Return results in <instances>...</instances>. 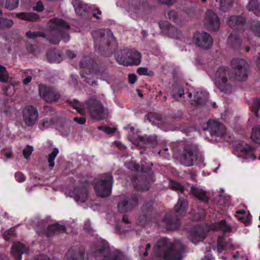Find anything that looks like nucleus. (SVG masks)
<instances>
[{
    "mask_svg": "<svg viewBox=\"0 0 260 260\" xmlns=\"http://www.w3.org/2000/svg\"><path fill=\"white\" fill-rule=\"evenodd\" d=\"M232 75L228 68L221 67L215 74V84L221 91L227 93L231 89L233 79L242 81L247 77V64L243 59H233L231 62Z\"/></svg>",
    "mask_w": 260,
    "mask_h": 260,
    "instance_id": "1",
    "label": "nucleus"
},
{
    "mask_svg": "<svg viewBox=\"0 0 260 260\" xmlns=\"http://www.w3.org/2000/svg\"><path fill=\"white\" fill-rule=\"evenodd\" d=\"M153 250L155 255L164 260H182L184 247L180 240L162 238L157 241Z\"/></svg>",
    "mask_w": 260,
    "mask_h": 260,
    "instance_id": "2",
    "label": "nucleus"
},
{
    "mask_svg": "<svg viewBox=\"0 0 260 260\" xmlns=\"http://www.w3.org/2000/svg\"><path fill=\"white\" fill-rule=\"evenodd\" d=\"M71 106L80 114H84L88 112L90 115L95 119L101 120L106 117L107 110L104 108L101 102L95 98H92L82 105L77 100H74L71 103Z\"/></svg>",
    "mask_w": 260,
    "mask_h": 260,
    "instance_id": "3",
    "label": "nucleus"
},
{
    "mask_svg": "<svg viewBox=\"0 0 260 260\" xmlns=\"http://www.w3.org/2000/svg\"><path fill=\"white\" fill-rule=\"evenodd\" d=\"M112 185L113 178L109 174L95 183L94 188L99 196L107 197L111 193Z\"/></svg>",
    "mask_w": 260,
    "mask_h": 260,
    "instance_id": "4",
    "label": "nucleus"
},
{
    "mask_svg": "<svg viewBox=\"0 0 260 260\" xmlns=\"http://www.w3.org/2000/svg\"><path fill=\"white\" fill-rule=\"evenodd\" d=\"M39 92L41 98L47 103L55 102L60 97L59 93L55 89L44 85L39 86Z\"/></svg>",
    "mask_w": 260,
    "mask_h": 260,
    "instance_id": "5",
    "label": "nucleus"
},
{
    "mask_svg": "<svg viewBox=\"0 0 260 260\" xmlns=\"http://www.w3.org/2000/svg\"><path fill=\"white\" fill-rule=\"evenodd\" d=\"M22 114L24 123L29 126L34 125L38 119V112L32 106H26L22 111Z\"/></svg>",
    "mask_w": 260,
    "mask_h": 260,
    "instance_id": "6",
    "label": "nucleus"
},
{
    "mask_svg": "<svg viewBox=\"0 0 260 260\" xmlns=\"http://www.w3.org/2000/svg\"><path fill=\"white\" fill-rule=\"evenodd\" d=\"M182 155L183 163L185 166L187 167L193 166L197 162L198 160L201 162L203 161L202 156H198L189 146H187L184 149Z\"/></svg>",
    "mask_w": 260,
    "mask_h": 260,
    "instance_id": "7",
    "label": "nucleus"
},
{
    "mask_svg": "<svg viewBox=\"0 0 260 260\" xmlns=\"http://www.w3.org/2000/svg\"><path fill=\"white\" fill-rule=\"evenodd\" d=\"M204 130L209 131L212 136H223L226 133L224 126L214 120H209L207 122L206 127H204Z\"/></svg>",
    "mask_w": 260,
    "mask_h": 260,
    "instance_id": "8",
    "label": "nucleus"
},
{
    "mask_svg": "<svg viewBox=\"0 0 260 260\" xmlns=\"http://www.w3.org/2000/svg\"><path fill=\"white\" fill-rule=\"evenodd\" d=\"M204 24L211 30H216L220 26V23L217 15L211 10L207 11L204 19Z\"/></svg>",
    "mask_w": 260,
    "mask_h": 260,
    "instance_id": "9",
    "label": "nucleus"
},
{
    "mask_svg": "<svg viewBox=\"0 0 260 260\" xmlns=\"http://www.w3.org/2000/svg\"><path fill=\"white\" fill-rule=\"evenodd\" d=\"M193 41L197 46L206 49L210 48L213 43L210 36L205 32L196 33L193 37Z\"/></svg>",
    "mask_w": 260,
    "mask_h": 260,
    "instance_id": "10",
    "label": "nucleus"
},
{
    "mask_svg": "<svg viewBox=\"0 0 260 260\" xmlns=\"http://www.w3.org/2000/svg\"><path fill=\"white\" fill-rule=\"evenodd\" d=\"M147 7L146 3L141 1H135L129 4L126 7V10L129 12L132 17L143 13Z\"/></svg>",
    "mask_w": 260,
    "mask_h": 260,
    "instance_id": "11",
    "label": "nucleus"
},
{
    "mask_svg": "<svg viewBox=\"0 0 260 260\" xmlns=\"http://www.w3.org/2000/svg\"><path fill=\"white\" fill-rule=\"evenodd\" d=\"M138 203V198L136 196L132 197L128 200L124 199L118 204V210L121 213L127 212L136 206Z\"/></svg>",
    "mask_w": 260,
    "mask_h": 260,
    "instance_id": "12",
    "label": "nucleus"
},
{
    "mask_svg": "<svg viewBox=\"0 0 260 260\" xmlns=\"http://www.w3.org/2000/svg\"><path fill=\"white\" fill-rule=\"evenodd\" d=\"M136 55L135 61L128 59V55L131 56V53H128V50H122L120 51L117 56V62L123 65H139L140 64V56L138 53Z\"/></svg>",
    "mask_w": 260,
    "mask_h": 260,
    "instance_id": "13",
    "label": "nucleus"
},
{
    "mask_svg": "<svg viewBox=\"0 0 260 260\" xmlns=\"http://www.w3.org/2000/svg\"><path fill=\"white\" fill-rule=\"evenodd\" d=\"M69 195L74 198L77 203H84L87 199L88 191L84 187L76 188L71 191L69 193Z\"/></svg>",
    "mask_w": 260,
    "mask_h": 260,
    "instance_id": "14",
    "label": "nucleus"
},
{
    "mask_svg": "<svg viewBox=\"0 0 260 260\" xmlns=\"http://www.w3.org/2000/svg\"><path fill=\"white\" fill-rule=\"evenodd\" d=\"M28 252V247L19 242L14 243L11 247V253L16 260H21V255Z\"/></svg>",
    "mask_w": 260,
    "mask_h": 260,
    "instance_id": "15",
    "label": "nucleus"
},
{
    "mask_svg": "<svg viewBox=\"0 0 260 260\" xmlns=\"http://www.w3.org/2000/svg\"><path fill=\"white\" fill-rule=\"evenodd\" d=\"M159 25L162 31L168 34L170 37L175 39L180 38V31L171 24H168L164 21H160Z\"/></svg>",
    "mask_w": 260,
    "mask_h": 260,
    "instance_id": "16",
    "label": "nucleus"
},
{
    "mask_svg": "<svg viewBox=\"0 0 260 260\" xmlns=\"http://www.w3.org/2000/svg\"><path fill=\"white\" fill-rule=\"evenodd\" d=\"M205 229H192L189 232L188 238L194 244L202 241L206 236Z\"/></svg>",
    "mask_w": 260,
    "mask_h": 260,
    "instance_id": "17",
    "label": "nucleus"
},
{
    "mask_svg": "<svg viewBox=\"0 0 260 260\" xmlns=\"http://www.w3.org/2000/svg\"><path fill=\"white\" fill-rule=\"evenodd\" d=\"M49 27L52 30L60 31L68 30L69 25L62 19L55 18L50 20L48 23Z\"/></svg>",
    "mask_w": 260,
    "mask_h": 260,
    "instance_id": "18",
    "label": "nucleus"
},
{
    "mask_svg": "<svg viewBox=\"0 0 260 260\" xmlns=\"http://www.w3.org/2000/svg\"><path fill=\"white\" fill-rule=\"evenodd\" d=\"M250 33L254 34L255 36L260 37V21H254L252 22L249 28L243 31L242 35L247 37Z\"/></svg>",
    "mask_w": 260,
    "mask_h": 260,
    "instance_id": "19",
    "label": "nucleus"
},
{
    "mask_svg": "<svg viewBox=\"0 0 260 260\" xmlns=\"http://www.w3.org/2000/svg\"><path fill=\"white\" fill-rule=\"evenodd\" d=\"M214 230L215 229H212ZM223 235L219 236L217 243V250L219 253H221L225 250L226 242L224 240L226 235L232 232V229H221Z\"/></svg>",
    "mask_w": 260,
    "mask_h": 260,
    "instance_id": "20",
    "label": "nucleus"
},
{
    "mask_svg": "<svg viewBox=\"0 0 260 260\" xmlns=\"http://www.w3.org/2000/svg\"><path fill=\"white\" fill-rule=\"evenodd\" d=\"M190 193L199 200L207 203L209 198L207 196V192L198 187L192 186L190 189Z\"/></svg>",
    "mask_w": 260,
    "mask_h": 260,
    "instance_id": "21",
    "label": "nucleus"
},
{
    "mask_svg": "<svg viewBox=\"0 0 260 260\" xmlns=\"http://www.w3.org/2000/svg\"><path fill=\"white\" fill-rule=\"evenodd\" d=\"M73 5L76 13L79 15H83L88 11L87 5L83 4L80 0H74Z\"/></svg>",
    "mask_w": 260,
    "mask_h": 260,
    "instance_id": "22",
    "label": "nucleus"
},
{
    "mask_svg": "<svg viewBox=\"0 0 260 260\" xmlns=\"http://www.w3.org/2000/svg\"><path fill=\"white\" fill-rule=\"evenodd\" d=\"M186 202L179 199L177 204L174 207L176 216L180 217L184 216L186 212Z\"/></svg>",
    "mask_w": 260,
    "mask_h": 260,
    "instance_id": "23",
    "label": "nucleus"
},
{
    "mask_svg": "<svg viewBox=\"0 0 260 260\" xmlns=\"http://www.w3.org/2000/svg\"><path fill=\"white\" fill-rule=\"evenodd\" d=\"M209 98V93L205 91H199L197 92L193 95L191 101L198 104H202L206 101Z\"/></svg>",
    "mask_w": 260,
    "mask_h": 260,
    "instance_id": "24",
    "label": "nucleus"
},
{
    "mask_svg": "<svg viewBox=\"0 0 260 260\" xmlns=\"http://www.w3.org/2000/svg\"><path fill=\"white\" fill-rule=\"evenodd\" d=\"M16 16L22 20L29 21H36L39 19V16L35 13H19Z\"/></svg>",
    "mask_w": 260,
    "mask_h": 260,
    "instance_id": "25",
    "label": "nucleus"
},
{
    "mask_svg": "<svg viewBox=\"0 0 260 260\" xmlns=\"http://www.w3.org/2000/svg\"><path fill=\"white\" fill-rule=\"evenodd\" d=\"M247 8L256 15H260V2L258 0H249Z\"/></svg>",
    "mask_w": 260,
    "mask_h": 260,
    "instance_id": "26",
    "label": "nucleus"
},
{
    "mask_svg": "<svg viewBox=\"0 0 260 260\" xmlns=\"http://www.w3.org/2000/svg\"><path fill=\"white\" fill-rule=\"evenodd\" d=\"M92 35L95 42V47H96L99 44L104 41V37L105 36V30L100 29L93 31Z\"/></svg>",
    "mask_w": 260,
    "mask_h": 260,
    "instance_id": "27",
    "label": "nucleus"
},
{
    "mask_svg": "<svg viewBox=\"0 0 260 260\" xmlns=\"http://www.w3.org/2000/svg\"><path fill=\"white\" fill-rule=\"evenodd\" d=\"M184 94V89L182 86L179 85H173L172 89V95L176 100L179 101Z\"/></svg>",
    "mask_w": 260,
    "mask_h": 260,
    "instance_id": "28",
    "label": "nucleus"
},
{
    "mask_svg": "<svg viewBox=\"0 0 260 260\" xmlns=\"http://www.w3.org/2000/svg\"><path fill=\"white\" fill-rule=\"evenodd\" d=\"M246 211L244 210H241L236 212L235 217L239 221L242 222L245 226H248L250 221L249 216L245 217Z\"/></svg>",
    "mask_w": 260,
    "mask_h": 260,
    "instance_id": "29",
    "label": "nucleus"
},
{
    "mask_svg": "<svg viewBox=\"0 0 260 260\" xmlns=\"http://www.w3.org/2000/svg\"><path fill=\"white\" fill-rule=\"evenodd\" d=\"M240 151L243 153H247L246 155L242 156L244 159L247 160L250 159L251 160H254L256 158L255 155L252 153V147L249 145H246L245 147L240 148Z\"/></svg>",
    "mask_w": 260,
    "mask_h": 260,
    "instance_id": "30",
    "label": "nucleus"
},
{
    "mask_svg": "<svg viewBox=\"0 0 260 260\" xmlns=\"http://www.w3.org/2000/svg\"><path fill=\"white\" fill-rule=\"evenodd\" d=\"M65 259L66 260H87V257H85L84 253H81L78 255H75V253L69 251L66 254Z\"/></svg>",
    "mask_w": 260,
    "mask_h": 260,
    "instance_id": "31",
    "label": "nucleus"
},
{
    "mask_svg": "<svg viewBox=\"0 0 260 260\" xmlns=\"http://www.w3.org/2000/svg\"><path fill=\"white\" fill-rule=\"evenodd\" d=\"M251 139L256 143H260V127L255 125L252 128Z\"/></svg>",
    "mask_w": 260,
    "mask_h": 260,
    "instance_id": "32",
    "label": "nucleus"
},
{
    "mask_svg": "<svg viewBox=\"0 0 260 260\" xmlns=\"http://www.w3.org/2000/svg\"><path fill=\"white\" fill-rule=\"evenodd\" d=\"M243 20L242 18L238 16H232L228 19L227 23L230 26L239 25L242 24Z\"/></svg>",
    "mask_w": 260,
    "mask_h": 260,
    "instance_id": "33",
    "label": "nucleus"
},
{
    "mask_svg": "<svg viewBox=\"0 0 260 260\" xmlns=\"http://www.w3.org/2000/svg\"><path fill=\"white\" fill-rule=\"evenodd\" d=\"M138 139L141 142L145 143H148L152 145H156L157 143L156 137L155 136L145 137L140 136L138 137Z\"/></svg>",
    "mask_w": 260,
    "mask_h": 260,
    "instance_id": "34",
    "label": "nucleus"
},
{
    "mask_svg": "<svg viewBox=\"0 0 260 260\" xmlns=\"http://www.w3.org/2000/svg\"><path fill=\"white\" fill-rule=\"evenodd\" d=\"M59 151L57 148H54L53 151L48 154V161L49 164V166L52 168L54 166V159L58 153Z\"/></svg>",
    "mask_w": 260,
    "mask_h": 260,
    "instance_id": "35",
    "label": "nucleus"
},
{
    "mask_svg": "<svg viewBox=\"0 0 260 260\" xmlns=\"http://www.w3.org/2000/svg\"><path fill=\"white\" fill-rule=\"evenodd\" d=\"M9 74L6 68L0 65V82L6 83L9 80Z\"/></svg>",
    "mask_w": 260,
    "mask_h": 260,
    "instance_id": "36",
    "label": "nucleus"
},
{
    "mask_svg": "<svg viewBox=\"0 0 260 260\" xmlns=\"http://www.w3.org/2000/svg\"><path fill=\"white\" fill-rule=\"evenodd\" d=\"M234 0H221L220 3V10L225 12L232 6Z\"/></svg>",
    "mask_w": 260,
    "mask_h": 260,
    "instance_id": "37",
    "label": "nucleus"
},
{
    "mask_svg": "<svg viewBox=\"0 0 260 260\" xmlns=\"http://www.w3.org/2000/svg\"><path fill=\"white\" fill-rule=\"evenodd\" d=\"M13 21L6 18H0V29L12 27Z\"/></svg>",
    "mask_w": 260,
    "mask_h": 260,
    "instance_id": "38",
    "label": "nucleus"
},
{
    "mask_svg": "<svg viewBox=\"0 0 260 260\" xmlns=\"http://www.w3.org/2000/svg\"><path fill=\"white\" fill-rule=\"evenodd\" d=\"M15 234L14 229H9L3 232V237L6 240L8 241L15 237Z\"/></svg>",
    "mask_w": 260,
    "mask_h": 260,
    "instance_id": "39",
    "label": "nucleus"
},
{
    "mask_svg": "<svg viewBox=\"0 0 260 260\" xmlns=\"http://www.w3.org/2000/svg\"><path fill=\"white\" fill-rule=\"evenodd\" d=\"M168 18L175 22V23H180L181 21V19H180V18L178 17V16L177 15V13L174 11H169L168 12Z\"/></svg>",
    "mask_w": 260,
    "mask_h": 260,
    "instance_id": "40",
    "label": "nucleus"
},
{
    "mask_svg": "<svg viewBox=\"0 0 260 260\" xmlns=\"http://www.w3.org/2000/svg\"><path fill=\"white\" fill-rule=\"evenodd\" d=\"M169 186L172 189L179 191L181 192H182L184 190L183 186L176 181L171 180L170 181Z\"/></svg>",
    "mask_w": 260,
    "mask_h": 260,
    "instance_id": "41",
    "label": "nucleus"
},
{
    "mask_svg": "<svg viewBox=\"0 0 260 260\" xmlns=\"http://www.w3.org/2000/svg\"><path fill=\"white\" fill-rule=\"evenodd\" d=\"M137 73L140 75L152 76L154 75L153 71L149 70L147 68H139L137 70Z\"/></svg>",
    "mask_w": 260,
    "mask_h": 260,
    "instance_id": "42",
    "label": "nucleus"
},
{
    "mask_svg": "<svg viewBox=\"0 0 260 260\" xmlns=\"http://www.w3.org/2000/svg\"><path fill=\"white\" fill-rule=\"evenodd\" d=\"M136 187L139 190H147L149 188V185L146 180H141L140 181V184H137Z\"/></svg>",
    "mask_w": 260,
    "mask_h": 260,
    "instance_id": "43",
    "label": "nucleus"
},
{
    "mask_svg": "<svg viewBox=\"0 0 260 260\" xmlns=\"http://www.w3.org/2000/svg\"><path fill=\"white\" fill-rule=\"evenodd\" d=\"M19 0H7L6 7L9 10H13L18 6Z\"/></svg>",
    "mask_w": 260,
    "mask_h": 260,
    "instance_id": "44",
    "label": "nucleus"
},
{
    "mask_svg": "<svg viewBox=\"0 0 260 260\" xmlns=\"http://www.w3.org/2000/svg\"><path fill=\"white\" fill-rule=\"evenodd\" d=\"M53 124L54 122L51 119L49 120L45 119L43 120L41 125L40 126V128L42 130H44L51 127Z\"/></svg>",
    "mask_w": 260,
    "mask_h": 260,
    "instance_id": "45",
    "label": "nucleus"
},
{
    "mask_svg": "<svg viewBox=\"0 0 260 260\" xmlns=\"http://www.w3.org/2000/svg\"><path fill=\"white\" fill-rule=\"evenodd\" d=\"M103 260H122V255L119 252L118 254H112L106 256Z\"/></svg>",
    "mask_w": 260,
    "mask_h": 260,
    "instance_id": "46",
    "label": "nucleus"
},
{
    "mask_svg": "<svg viewBox=\"0 0 260 260\" xmlns=\"http://www.w3.org/2000/svg\"><path fill=\"white\" fill-rule=\"evenodd\" d=\"M162 222L167 225H179V221L178 220L172 221L169 215L163 219Z\"/></svg>",
    "mask_w": 260,
    "mask_h": 260,
    "instance_id": "47",
    "label": "nucleus"
},
{
    "mask_svg": "<svg viewBox=\"0 0 260 260\" xmlns=\"http://www.w3.org/2000/svg\"><path fill=\"white\" fill-rule=\"evenodd\" d=\"M252 111L256 117H258V109L260 108V100L255 99L253 102Z\"/></svg>",
    "mask_w": 260,
    "mask_h": 260,
    "instance_id": "48",
    "label": "nucleus"
},
{
    "mask_svg": "<svg viewBox=\"0 0 260 260\" xmlns=\"http://www.w3.org/2000/svg\"><path fill=\"white\" fill-rule=\"evenodd\" d=\"M98 129L108 134L114 133L115 132V129L114 128L105 126H99Z\"/></svg>",
    "mask_w": 260,
    "mask_h": 260,
    "instance_id": "49",
    "label": "nucleus"
},
{
    "mask_svg": "<svg viewBox=\"0 0 260 260\" xmlns=\"http://www.w3.org/2000/svg\"><path fill=\"white\" fill-rule=\"evenodd\" d=\"M128 53H131V56L128 55V59L132 60V61H135L136 55H135V54L138 53L140 56V63L141 61V54L140 52L138 51L135 50H128Z\"/></svg>",
    "mask_w": 260,
    "mask_h": 260,
    "instance_id": "50",
    "label": "nucleus"
},
{
    "mask_svg": "<svg viewBox=\"0 0 260 260\" xmlns=\"http://www.w3.org/2000/svg\"><path fill=\"white\" fill-rule=\"evenodd\" d=\"M33 151L32 147L30 146H27L23 151V155L26 159H27L29 156L30 155L32 151Z\"/></svg>",
    "mask_w": 260,
    "mask_h": 260,
    "instance_id": "51",
    "label": "nucleus"
},
{
    "mask_svg": "<svg viewBox=\"0 0 260 260\" xmlns=\"http://www.w3.org/2000/svg\"><path fill=\"white\" fill-rule=\"evenodd\" d=\"M52 58L49 59V61L51 62L59 63L62 60V58L60 54L54 53L52 55Z\"/></svg>",
    "mask_w": 260,
    "mask_h": 260,
    "instance_id": "52",
    "label": "nucleus"
},
{
    "mask_svg": "<svg viewBox=\"0 0 260 260\" xmlns=\"http://www.w3.org/2000/svg\"><path fill=\"white\" fill-rule=\"evenodd\" d=\"M16 180L19 182H23L25 180V177L23 174L21 172H17L15 176Z\"/></svg>",
    "mask_w": 260,
    "mask_h": 260,
    "instance_id": "53",
    "label": "nucleus"
},
{
    "mask_svg": "<svg viewBox=\"0 0 260 260\" xmlns=\"http://www.w3.org/2000/svg\"><path fill=\"white\" fill-rule=\"evenodd\" d=\"M43 230V233L46 235L47 237H50L52 233H54L56 230L57 229H41Z\"/></svg>",
    "mask_w": 260,
    "mask_h": 260,
    "instance_id": "54",
    "label": "nucleus"
},
{
    "mask_svg": "<svg viewBox=\"0 0 260 260\" xmlns=\"http://www.w3.org/2000/svg\"><path fill=\"white\" fill-rule=\"evenodd\" d=\"M228 41L229 44L233 45L235 42L240 43L239 38H237L234 35H231L228 38Z\"/></svg>",
    "mask_w": 260,
    "mask_h": 260,
    "instance_id": "55",
    "label": "nucleus"
},
{
    "mask_svg": "<svg viewBox=\"0 0 260 260\" xmlns=\"http://www.w3.org/2000/svg\"><path fill=\"white\" fill-rule=\"evenodd\" d=\"M213 228H229L226 224V223L224 220H222L221 221L216 223L214 224Z\"/></svg>",
    "mask_w": 260,
    "mask_h": 260,
    "instance_id": "56",
    "label": "nucleus"
},
{
    "mask_svg": "<svg viewBox=\"0 0 260 260\" xmlns=\"http://www.w3.org/2000/svg\"><path fill=\"white\" fill-rule=\"evenodd\" d=\"M33 10L40 12L43 10V5L41 2H38L36 6L33 7Z\"/></svg>",
    "mask_w": 260,
    "mask_h": 260,
    "instance_id": "57",
    "label": "nucleus"
},
{
    "mask_svg": "<svg viewBox=\"0 0 260 260\" xmlns=\"http://www.w3.org/2000/svg\"><path fill=\"white\" fill-rule=\"evenodd\" d=\"M74 121L77 122L78 124H83L85 123V122L86 121V119L83 117H79V118L75 117L74 118Z\"/></svg>",
    "mask_w": 260,
    "mask_h": 260,
    "instance_id": "58",
    "label": "nucleus"
},
{
    "mask_svg": "<svg viewBox=\"0 0 260 260\" xmlns=\"http://www.w3.org/2000/svg\"><path fill=\"white\" fill-rule=\"evenodd\" d=\"M137 78L135 74H130L128 76V81L131 84H134L137 80Z\"/></svg>",
    "mask_w": 260,
    "mask_h": 260,
    "instance_id": "59",
    "label": "nucleus"
},
{
    "mask_svg": "<svg viewBox=\"0 0 260 260\" xmlns=\"http://www.w3.org/2000/svg\"><path fill=\"white\" fill-rule=\"evenodd\" d=\"M214 258L213 257L212 254H211V252L210 251H207L204 256V258H203L202 260H213Z\"/></svg>",
    "mask_w": 260,
    "mask_h": 260,
    "instance_id": "60",
    "label": "nucleus"
},
{
    "mask_svg": "<svg viewBox=\"0 0 260 260\" xmlns=\"http://www.w3.org/2000/svg\"><path fill=\"white\" fill-rule=\"evenodd\" d=\"M40 33L38 32L28 31L26 32V36L29 38H33L39 35Z\"/></svg>",
    "mask_w": 260,
    "mask_h": 260,
    "instance_id": "61",
    "label": "nucleus"
},
{
    "mask_svg": "<svg viewBox=\"0 0 260 260\" xmlns=\"http://www.w3.org/2000/svg\"><path fill=\"white\" fill-rule=\"evenodd\" d=\"M159 3L167 5H172L176 0H158Z\"/></svg>",
    "mask_w": 260,
    "mask_h": 260,
    "instance_id": "62",
    "label": "nucleus"
},
{
    "mask_svg": "<svg viewBox=\"0 0 260 260\" xmlns=\"http://www.w3.org/2000/svg\"><path fill=\"white\" fill-rule=\"evenodd\" d=\"M148 116V118L149 119V121L151 122L153 120V118H157L158 117V116L155 114H153V113H150L149 114H148L147 115Z\"/></svg>",
    "mask_w": 260,
    "mask_h": 260,
    "instance_id": "63",
    "label": "nucleus"
},
{
    "mask_svg": "<svg viewBox=\"0 0 260 260\" xmlns=\"http://www.w3.org/2000/svg\"><path fill=\"white\" fill-rule=\"evenodd\" d=\"M31 80V77L28 76L26 77L25 79H24L23 81V83L25 85L28 84Z\"/></svg>",
    "mask_w": 260,
    "mask_h": 260,
    "instance_id": "64",
    "label": "nucleus"
}]
</instances>
